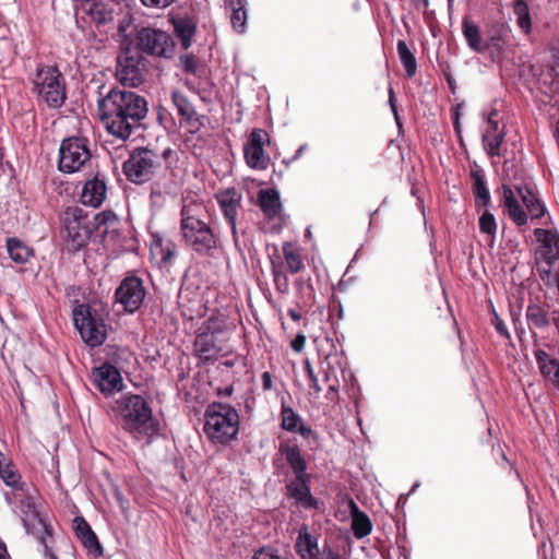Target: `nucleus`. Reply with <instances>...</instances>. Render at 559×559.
Segmentation results:
<instances>
[{
	"instance_id": "12",
	"label": "nucleus",
	"mask_w": 559,
	"mask_h": 559,
	"mask_svg": "<svg viewBox=\"0 0 559 559\" xmlns=\"http://www.w3.org/2000/svg\"><path fill=\"white\" fill-rule=\"evenodd\" d=\"M469 180L475 199V207L478 212L481 211L479 217L480 231L489 235V190L486 185L485 169L476 162H473L469 166Z\"/></svg>"
},
{
	"instance_id": "17",
	"label": "nucleus",
	"mask_w": 559,
	"mask_h": 559,
	"mask_svg": "<svg viewBox=\"0 0 559 559\" xmlns=\"http://www.w3.org/2000/svg\"><path fill=\"white\" fill-rule=\"evenodd\" d=\"M270 142L267 132L263 129H253L243 147L247 165L257 170H264L269 166V156L264 152V144Z\"/></svg>"
},
{
	"instance_id": "36",
	"label": "nucleus",
	"mask_w": 559,
	"mask_h": 559,
	"mask_svg": "<svg viewBox=\"0 0 559 559\" xmlns=\"http://www.w3.org/2000/svg\"><path fill=\"white\" fill-rule=\"evenodd\" d=\"M355 512L353 513L352 519V530L354 533V536L358 539H361L370 534L372 530V524L368 515L361 511L358 510L356 504Z\"/></svg>"
},
{
	"instance_id": "27",
	"label": "nucleus",
	"mask_w": 559,
	"mask_h": 559,
	"mask_svg": "<svg viewBox=\"0 0 559 559\" xmlns=\"http://www.w3.org/2000/svg\"><path fill=\"white\" fill-rule=\"evenodd\" d=\"M258 204L269 218L278 216L282 210L280 193L274 189H261L258 193Z\"/></svg>"
},
{
	"instance_id": "46",
	"label": "nucleus",
	"mask_w": 559,
	"mask_h": 559,
	"mask_svg": "<svg viewBox=\"0 0 559 559\" xmlns=\"http://www.w3.org/2000/svg\"><path fill=\"white\" fill-rule=\"evenodd\" d=\"M202 331L218 336L224 332V322L218 318H210L203 325Z\"/></svg>"
},
{
	"instance_id": "56",
	"label": "nucleus",
	"mask_w": 559,
	"mask_h": 559,
	"mask_svg": "<svg viewBox=\"0 0 559 559\" xmlns=\"http://www.w3.org/2000/svg\"><path fill=\"white\" fill-rule=\"evenodd\" d=\"M307 371L310 379V386L314 390L318 396L319 393L322 391V388L320 386L318 377L313 372V369L311 368L309 362H307Z\"/></svg>"
},
{
	"instance_id": "54",
	"label": "nucleus",
	"mask_w": 559,
	"mask_h": 559,
	"mask_svg": "<svg viewBox=\"0 0 559 559\" xmlns=\"http://www.w3.org/2000/svg\"><path fill=\"white\" fill-rule=\"evenodd\" d=\"M389 104H390V107H391V110L394 115V119L396 121V124L401 128L402 127V122L400 120V116H399V111H397V105H396V99H395V95H394V91L392 87L389 88Z\"/></svg>"
},
{
	"instance_id": "45",
	"label": "nucleus",
	"mask_w": 559,
	"mask_h": 559,
	"mask_svg": "<svg viewBox=\"0 0 559 559\" xmlns=\"http://www.w3.org/2000/svg\"><path fill=\"white\" fill-rule=\"evenodd\" d=\"M272 274L276 290L281 294H288L289 281L287 275L277 266H273Z\"/></svg>"
},
{
	"instance_id": "3",
	"label": "nucleus",
	"mask_w": 559,
	"mask_h": 559,
	"mask_svg": "<svg viewBox=\"0 0 559 559\" xmlns=\"http://www.w3.org/2000/svg\"><path fill=\"white\" fill-rule=\"evenodd\" d=\"M239 423L236 408L225 403L213 402L204 412L203 431L212 443L225 445L237 438Z\"/></svg>"
},
{
	"instance_id": "64",
	"label": "nucleus",
	"mask_w": 559,
	"mask_h": 559,
	"mask_svg": "<svg viewBox=\"0 0 559 559\" xmlns=\"http://www.w3.org/2000/svg\"><path fill=\"white\" fill-rule=\"evenodd\" d=\"M550 323L555 325L556 331L559 335V309H556L551 312Z\"/></svg>"
},
{
	"instance_id": "26",
	"label": "nucleus",
	"mask_w": 559,
	"mask_h": 559,
	"mask_svg": "<svg viewBox=\"0 0 559 559\" xmlns=\"http://www.w3.org/2000/svg\"><path fill=\"white\" fill-rule=\"evenodd\" d=\"M115 5L114 0H93L87 14L98 27L105 26L114 21Z\"/></svg>"
},
{
	"instance_id": "33",
	"label": "nucleus",
	"mask_w": 559,
	"mask_h": 559,
	"mask_svg": "<svg viewBox=\"0 0 559 559\" xmlns=\"http://www.w3.org/2000/svg\"><path fill=\"white\" fill-rule=\"evenodd\" d=\"M535 359L540 372L550 379L559 380V359L551 358L545 350L536 349L534 352Z\"/></svg>"
},
{
	"instance_id": "52",
	"label": "nucleus",
	"mask_w": 559,
	"mask_h": 559,
	"mask_svg": "<svg viewBox=\"0 0 559 559\" xmlns=\"http://www.w3.org/2000/svg\"><path fill=\"white\" fill-rule=\"evenodd\" d=\"M132 26V17L124 16L121 21H119L118 33L119 35L127 39L130 36L129 28Z\"/></svg>"
},
{
	"instance_id": "16",
	"label": "nucleus",
	"mask_w": 559,
	"mask_h": 559,
	"mask_svg": "<svg viewBox=\"0 0 559 559\" xmlns=\"http://www.w3.org/2000/svg\"><path fill=\"white\" fill-rule=\"evenodd\" d=\"M215 200L225 222L230 226L235 245H238L237 219L241 207L242 193L235 187L218 191Z\"/></svg>"
},
{
	"instance_id": "25",
	"label": "nucleus",
	"mask_w": 559,
	"mask_h": 559,
	"mask_svg": "<svg viewBox=\"0 0 559 559\" xmlns=\"http://www.w3.org/2000/svg\"><path fill=\"white\" fill-rule=\"evenodd\" d=\"M0 478L15 491L24 492L26 484L22 480V476L15 468L12 460L0 451Z\"/></svg>"
},
{
	"instance_id": "48",
	"label": "nucleus",
	"mask_w": 559,
	"mask_h": 559,
	"mask_svg": "<svg viewBox=\"0 0 559 559\" xmlns=\"http://www.w3.org/2000/svg\"><path fill=\"white\" fill-rule=\"evenodd\" d=\"M180 66L185 72L195 74L198 70V62L193 55L185 53L179 57Z\"/></svg>"
},
{
	"instance_id": "39",
	"label": "nucleus",
	"mask_w": 559,
	"mask_h": 559,
	"mask_svg": "<svg viewBox=\"0 0 559 559\" xmlns=\"http://www.w3.org/2000/svg\"><path fill=\"white\" fill-rule=\"evenodd\" d=\"M513 12L516 16V23L519 27L525 33L528 34L532 28V20L530 15V9L526 0H514L513 1Z\"/></svg>"
},
{
	"instance_id": "61",
	"label": "nucleus",
	"mask_w": 559,
	"mask_h": 559,
	"mask_svg": "<svg viewBox=\"0 0 559 559\" xmlns=\"http://www.w3.org/2000/svg\"><path fill=\"white\" fill-rule=\"evenodd\" d=\"M296 433H299L301 437H304L305 439H308L310 438L312 435H314V431L312 430V428L310 426H307L305 425L304 423H301L299 426H298V429H297V432Z\"/></svg>"
},
{
	"instance_id": "38",
	"label": "nucleus",
	"mask_w": 559,
	"mask_h": 559,
	"mask_svg": "<svg viewBox=\"0 0 559 559\" xmlns=\"http://www.w3.org/2000/svg\"><path fill=\"white\" fill-rule=\"evenodd\" d=\"M302 423V418L293 407L282 402L281 406V427L288 432H297L298 426Z\"/></svg>"
},
{
	"instance_id": "53",
	"label": "nucleus",
	"mask_w": 559,
	"mask_h": 559,
	"mask_svg": "<svg viewBox=\"0 0 559 559\" xmlns=\"http://www.w3.org/2000/svg\"><path fill=\"white\" fill-rule=\"evenodd\" d=\"M325 399L332 403L337 402L338 400V380L332 381V383L329 384Z\"/></svg>"
},
{
	"instance_id": "60",
	"label": "nucleus",
	"mask_w": 559,
	"mask_h": 559,
	"mask_svg": "<svg viewBox=\"0 0 559 559\" xmlns=\"http://www.w3.org/2000/svg\"><path fill=\"white\" fill-rule=\"evenodd\" d=\"M262 388L264 391H271L273 389V377L269 371H264L261 374Z\"/></svg>"
},
{
	"instance_id": "29",
	"label": "nucleus",
	"mask_w": 559,
	"mask_h": 559,
	"mask_svg": "<svg viewBox=\"0 0 559 559\" xmlns=\"http://www.w3.org/2000/svg\"><path fill=\"white\" fill-rule=\"evenodd\" d=\"M173 26L181 47L188 49L192 44V37L195 34L197 25L189 16L173 19Z\"/></svg>"
},
{
	"instance_id": "20",
	"label": "nucleus",
	"mask_w": 559,
	"mask_h": 559,
	"mask_svg": "<svg viewBox=\"0 0 559 559\" xmlns=\"http://www.w3.org/2000/svg\"><path fill=\"white\" fill-rule=\"evenodd\" d=\"M107 194L105 176L96 175L87 179L83 186L80 200L84 205L98 207L103 204Z\"/></svg>"
},
{
	"instance_id": "63",
	"label": "nucleus",
	"mask_w": 559,
	"mask_h": 559,
	"mask_svg": "<svg viewBox=\"0 0 559 559\" xmlns=\"http://www.w3.org/2000/svg\"><path fill=\"white\" fill-rule=\"evenodd\" d=\"M414 8L418 11H425L429 7V0H411Z\"/></svg>"
},
{
	"instance_id": "14",
	"label": "nucleus",
	"mask_w": 559,
	"mask_h": 559,
	"mask_svg": "<svg viewBox=\"0 0 559 559\" xmlns=\"http://www.w3.org/2000/svg\"><path fill=\"white\" fill-rule=\"evenodd\" d=\"M295 550L300 559H342L340 552L326 543L320 549L318 536L310 533L306 524L298 531Z\"/></svg>"
},
{
	"instance_id": "24",
	"label": "nucleus",
	"mask_w": 559,
	"mask_h": 559,
	"mask_svg": "<svg viewBox=\"0 0 559 559\" xmlns=\"http://www.w3.org/2000/svg\"><path fill=\"white\" fill-rule=\"evenodd\" d=\"M462 32L471 50L484 52L489 48V41L483 37L479 25L468 16L462 21Z\"/></svg>"
},
{
	"instance_id": "35",
	"label": "nucleus",
	"mask_w": 559,
	"mask_h": 559,
	"mask_svg": "<svg viewBox=\"0 0 559 559\" xmlns=\"http://www.w3.org/2000/svg\"><path fill=\"white\" fill-rule=\"evenodd\" d=\"M95 221L94 229L103 237L117 231L119 226V218L112 212H102L95 216Z\"/></svg>"
},
{
	"instance_id": "57",
	"label": "nucleus",
	"mask_w": 559,
	"mask_h": 559,
	"mask_svg": "<svg viewBox=\"0 0 559 559\" xmlns=\"http://www.w3.org/2000/svg\"><path fill=\"white\" fill-rule=\"evenodd\" d=\"M176 0H141V3L147 8H167Z\"/></svg>"
},
{
	"instance_id": "9",
	"label": "nucleus",
	"mask_w": 559,
	"mask_h": 559,
	"mask_svg": "<svg viewBox=\"0 0 559 559\" xmlns=\"http://www.w3.org/2000/svg\"><path fill=\"white\" fill-rule=\"evenodd\" d=\"M91 157L92 154L86 138H67L61 142L59 148V170L64 174H73L80 170Z\"/></svg>"
},
{
	"instance_id": "43",
	"label": "nucleus",
	"mask_w": 559,
	"mask_h": 559,
	"mask_svg": "<svg viewBox=\"0 0 559 559\" xmlns=\"http://www.w3.org/2000/svg\"><path fill=\"white\" fill-rule=\"evenodd\" d=\"M504 138L503 131H499L498 122L491 119V157L500 156V144Z\"/></svg>"
},
{
	"instance_id": "51",
	"label": "nucleus",
	"mask_w": 559,
	"mask_h": 559,
	"mask_svg": "<svg viewBox=\"0 0 559 559\" xmlns=\"http://www.w3.org/2000/svg\"><path fill=\"white\" fill-rule=\"evenodd\" d=\"M491 324H493L497 333L506 338H510V334L503 321L498 317L493 307L491 306Z\"/></svg>"
},
{
	"instance_id": "42",
	"label": "nucleus",
	"mask_w": 559,
	"mask_h": 559,
	"mask_svg": "<svg viewBox=\"0 0 559 559\" xmlns=\"http://www.w3.org/2000/svg\"><path fill=\"white\" fill-rule=\"evenodd\" d=\"M80 540H81L82 545L95 557L103 556V552H104L103 546L100 545L96 534L93 531Z\"/></svg>"
},
{
	"instance_id": "5",
	"label": "nucleus",
	"mask_w": 559,
	"mask_h": 559,
	"mask_svg": "<svg viewBox=\"0 0 559 559\" xmlns=\"http://www.w3.org/2000/svg\"><path fill=\"white\" fill-rule=\"evenodd\" d=\"M33 84L38 100L47 107L57 109L64 104L67 99L66 81L57 67L38 66Z\"/></svg>"
},
{
	"instance_id": "44",
	"label": "nucleus",
	"mask_w": 559,
	"mask_h": 559,
	"mask_svg": "<svg viewBox=\"0 0 559 559\" xmlns=\"http://www.w3.org/2000/svg\"><path fill=\"white\" fill-rule=\"evenodd\" d=\"M283 253L287 262L288 270L293 274L299 272L302 269L304 264L299 253L295 252L292 249H287L286 247H284Z\"/></svg>"
},
{
	"instance_id": "31",
	"label": "nucleus",
	"mask_w": 559,
	"mask_h": 559,
	"mask_svg": "<svg viewBox=\"0 0 559 559\" xmlns=\"http://www.w3.org/2000/svg\"><path fill=\"white\" fill-rule=\"evenodd\" d=\"M503 204L508 211L510 218L519 226L526 224L527 214L515 199L513 191L508 187L503 186Z\"/></svg>"
},
{
	"instance_id": "7",
	"label": "nucleus",
	"mask_w": 559,
	"mask_h": 559,
	"mask_svg": "<svg viewBox=\"0 0 559 559\" xmlns=\"http://www.w3.org/2000/svg\"><path fill=\"white\" fill-rule=\"evenodd\" d=\"M159 167V155L155 151L138 147L123 163L122 171L129 181L142 185L150 181Z\"/></svg>"
},
{
	"instance_id": "19",
	"label": "nucleus",
	"mask_w": 559,
	"mask_h": 559,
	"mask_svg": "<svg viewBox=\"0 0 559 559\" xmlns=\"http://www.w3.org/2000/svg\"><path fill=\"white\" fill-rule=\"evenodd\" d=\"M94 382L104 395H111L123 389V381L119 369L109 362L95 368Z\"/></svg>"
},
{
	"instance_id": "41",
	"label": "nucleus",
	"mask_w": 559,
	"mask_h": 559,
	"mask_svg": "<svg viewBox=\"0 0 559 559\" xmlns=\"http://www.w3.org/2000/svg\"><path fill=\"white\" fill-rule=\"evenodd\" d=\"M346 366V359L342 353H330L328 354L324 359L321 361V369L325 370H332L337 373L340 370L341 372H344Z\"/></svg>"
},
{
	"instance_id": "2",
	"label": "nucleus",
	"mask_w": 559,
	"mask_h": 559,
	"mask_svg": "<svg viewBox=\"0 0 559 559\" xmlns=\"http://www.w3.org/2000/svg\"><path fill=\"white\" fill-rule=\"evenodd\" d=\"M122 428L136 440L150 444L159 435V421L154 418L147 401L138 394H126L117 401Z\"/></svg>"
},
{
	"instance_id": "55",
	"label": "nucleus",
	"mask_w": 559,
	"mask_h": 559,
	"mask_svg": "<svg viewBox=\"0 0 559 559\" xmlns=\"http://www.w3.org/2000/svg\"><path fill=\"white\" fill-rule=\"evenodd\" d=\"M183 119L188 123L189 131L191 133L198 132L200 127L202 126V123L200 122V118H199V116H198L195 110L193 111V115L191 117H185Z\"/></svg>"
},
{
	"instance_id": "8",
	"label": "nucleus",
	"mask_w": 559,
	"mask_h": 559,
	"mask_svg": "<svg viewBox=\"0 0 559 559\" xmlns=\"http://www.w3.org/2000/svg\"><path fill=\"white\" fill-rule=\"evenodd\" d=\"M62 223L67 233L66 241L72 251H79L90 240L94 223L85 211L79 206L68 207L62 216Z\"/></svg>"
},
{
	"instance_id": "22",
	"label": "nucleus",
	"mask_w": 559,
	"mask_h": 559,
	"mask_svg": "<svg viewBox=\"0 0 559 559\" xmlns=\"http://www.w3.org/2000/svg\"><path fill=\"white\" fill-rule=\"evenodd\" d=\"M193 347L198 357L205 361L215 359L223 350V345L218 342L217 337L204 331L197 334Z\"/></svg>"
},
{
	"instance_id": "50",
	"label": "nucleus",
	"mask_w": 559,
	"mask_h": 559,
	"mask_svg": "<svg viewBox=\"0 0 559 559\" xmlns=\"http://www.w3.org/2000/svg\"><path fill=\"white\" fill-rule=\"evenodd\" d=\"M252 559H286L272 548H259L254 551Z\"/></svg>"
},
{
	"instance_id": "37",
	"label": "nucleus",
	"mask_w": 559,
	"mask_h": 559,
	"mask_svg": "<svg viewBox=\"0 0 559 559\" xmlns=\"http://www.w3.org/2000/svg\"><path fill=\"white\" fill-rule=\"evenodd\" d=\"M397 53L400 60L405 70L406 76L412 79L417 70V62L414 53L409 50L406 43L404 40H399L396 45Z\"/></svg>"
},
{
	"instance_id": "11",
	"label": "nucleus",
	"mask_w": 559,
	"mask_h": 559,
	"mask_svg": "<svg viewBox=\"0 0 559 559\" xmlns=\"http://www.w3.org/2000/svg\"><path fill=\"white\" fill-rule=\"evenodd\" d=\"M147 60L139 52L123 51L117 58L116 79L123 86L138 87L145 81Z\"/></svg>"
},
{
	"instance_id": "49",
	"label": "nucleus",
	"mask_w": 559,
	"mask_h": 559,
	"mask_svg": "<svg viewBox=\"0 0 559 559\" xmlns=\"http://www.w3.org/2000/svg\"><path fill=\"white\" fill-rule=\"evenodd\" d=\"M73 523L74 531L79 539H82L84 536H86L88 533L93 531L90 524L82 516L74 518Z\"/></svg>"
},
{
	"instance_id": "47",
	"label": "nucleus",
	"mask_w": 559,
	"mask_h": 559,
	"mask_svg": "<svg viewBox=\"0 0 559 559\" xmlns=\"http://www.w3.org/2000/svg\"><path fill=\"white\" fill-rule=\"evenodd\" d=\"M160 254L163 262H170L177 254L176 245L171 240L160 242Z\"/></svg>"
},
{
	"instance_id": "59",
	"label": "nucleus",
	"mask_w": 559,
	"mask_h": 559,
	"mask_svg": "<svg viewBox=\"0 0 559 559\" xmlns=\"http://www.w3.org/2000/svg\"><path fill=\"white\" fill-rule=\"evenodd\" d=\"M150 200L152 205L160 206L164 203V195L160 190L152 188Z\"/></svg>"
},
{
	"instance_id": "58",
	"label": "nucleus",
	"mask_w": 559,
	"mask_h": 559,
	"mask_svg": "<svg viewBox=\"0 0 559 559\" xmlns=\"http://www.w3.org/2000/svg\"><path fill=\"white\" fill-rule=\"evenodd\" d=\"M305 345H306V336L301 333L296 334V336L294 337V340L290 343L293 350L296 353L302 352L305 348Z\"/></svg>"
},
{
	"instance_id": "6",
	"label": "nucleus",
	"mask_w": 559,
	"mask_h": 559,
	"mask_svg": "<svg viewBox=\"0 0 559 559\" xmlns=\"http://www.w3.org/2000/svg\"><path fill=\"white\" fill-rule=\"evenodd\" d=\"M74 326L83 342L90 347L104 344L107 338L105 313L88 304H80L73 309Z\"/></svg>"
},
{
	"instance_id": "10",
	"label": "nucleus",
	"mask_w": 559,
	"mask_h": 559,
	"mask_svg": "<svg viewBox=\"0 0 559 559\" xmlns=\"http://www.w3.org/2000/svg\"><path fill=\"white\" fill-rule=\"evenodd\" d=\"M135 47L142 52L159 58H170L175 43L165 31L154 27H141L135 34Z\"/></svg>"
},
{
	"instance_id": "21",
	"label": "nucleus",
	"mask_w": 559,
	"mask_h": 559,
	"mask_svg": "<svg viewBox=\"0 0 559 559\" xmlns=\"http://www.w3.org/2000/svg\"><path fill=\"white\" fill-rule=\"evenodd\" d=\"M534 234L543 247L542 259L550 266L559 259V234L557 230L543 228H536Z\"/></svg>"
},
{
	"instance_id": "30",
	"label": "nucleus",
	"mask_w": 559,
	"mask_h": 559,
	"mask_svg": "<svg viewBox=\"0 0 559 559\" xmlns=\"http://www.w3.org/2000/svg\"><path fill=\"white\" fill-rule=\"evenodd\" d=\"M225 4L230 9V23L238 33H243L247 25V0H225Z\"/></svg>"
},
{
	"instance_id": "32",
	"label": "nucleus",
	"mask_w": 559,
	"mask_h": 559,
	"mask_svg": "<svg viewBox=\"0 0 559 559\" xmlns=\"http://www.w3.org/2000/svg\"><path fill=\"white\" fill-rule=\"evenodd\" d=\"M7 250L10 259L19 264L28 262L29 258L34 254L33 250L16 237L7 239Z\"/></svg>"
},
{
	"instance_id": "1",
	"label": "nucleus",
	"mask_w": 559,
	"mask_h": 559,
	"mask_svg": "<svg viewBox=\"0 0 559 559\" xmlns=\"http://www.w3.org/2000/svg\"><path fill=\"white\" fill-rule=\"evenodd\" d=\"M97 106L107 131L120 140L129 139L141 127L148 111L144 96L117 87L102 97Z\"/></svg>"
},
{
	"instance_id": "34",
	"label": "nucleus",
	"mask_w": 559,
	"mask_h": 559,
	"mask_svg": "<svg viewBox=\"0 0 559 559\" xmlns=\"http://www.w3.org/2000/svg\"><path fill=\"white\" fill-rule=\"evenodd\" d=\"M518 191L531 218H540L544 215L546 209L544 204L539 201V199L536 197V194L528 188H519Z\"/></svg>"
},
{
	"instance_id": "18",
	"label": "nucleus",
	"mask_w": 559,
	"mask_h": 559,
	"mask_svg": "<svg viewBox=\"0 0 559 559\" xmlns=\"http://www.w3.org/2000/svg\"><path fill=\"white\" fill-rule=\"evenodd\" d=\"M311 475L294 477L286 481V497L305 510H317L319 501L311 493Z\"/></svg>"
},
{
	"instance_id": "13",
	"label": "nucleus",
	"mask_w": 559,
	"mask_h": 559,
	"mask_svg": "<svg viewBox=\"0 0 559 559\" xmlns=\"http://www.w3.org/2000/svg\"><path fill=\"white\" fill-rule=\"evenodd\" d=\"M469 180L475 199V207L478 212L481 211L479 217L480 231L489 235V190L486 185L485 169L476 162H473L469 166Z\"/></svg>"
},
{
	"instance_id": "40",
	"label": "nucleus",
	"mask_w": 559,
	"mask_h": 559,
	"mask_svg": "<svg viewBox=\"0 0 559 559\" xmlns=\"http://www.w3.org/2000/svg\"><path fill=\"white\" fill-rule=\"evenodd\" d=\"M171 102L181 118L191 117L195 110L188 97L181 92L174 91L171 93Z\"/></svg>"
},
{
	"instance_id": "4",
	"label": "nucleus",
	"mask_w": 559,
	"mask_h": 559,
	"mask_svg": "<svg viewBox=\"0 0 559 559\" xmlns=\"http://www.w3.org/2000/svg\"><path fill=\"white\" fill-rule=\"evenodd\" d=\"M198 205H183L181 210L180 229L187 247L198 254L204 255L217 247V237L211 225L201 218Z\"/></svg>"
},
{
	"instance_id": "28",
	"label": "nucleus",
	"mask_w": 559,
	"mask_h": 559,
	"mask_svg": "<svg viewBox=\"0 0 559 559\" xmlns=\"http://www.w3.org/2000/svg\"><path fill=\"white\" fill-rule=\"evenodd\" d=\"M525 317L530 328L547 329L550 325L548 304L531 301L526 308Z\"/></svg>"
},
{
	"instance_id": "15",
	"label": "nucleus",
	"mask_w": 559,
	"mask_h": 559,
	"mask_svg": "<svg viewBox=\"0 0 559 559\" xmlns=\"http://www.w3.org/2000/svg\"><path fill=\"white\" fill-rule=\"evenodd\" d=\"M145 296L143 281L135 275L123 278L115 293L116 301L129 313L135 312L142 306Z\"/></svg>"
},
{
	"instance_id": "23",
	"label": "nucleus",
	"mask_w": 559,
	"mask_h": 559,
	"mask_svg": "<svg viewBox=\"0 0 559 559\" xmlns=\"http://www.w3.org/2000/svg\"><path fill=\"white\" fill-rule=\"evenodd\" d=\"M280 453L292 469L294 477L310 475L308 464L297 443H281Z\"/></svg>"
},
{
	"instance_id": "62",
	"label": "nucleus",
	"mask_w": 559,
	"mask_h": 559,
	"mask_svg": "<svg viewBox=\"0 0 559 559\" xmlns=\"http://www.w3.org/2000/svg\"><path fill=\"white\" fill-rule=\"evenodd\" d=\"M307 148H308L307 144L300 145L298 147V150L296 151V153L289 159H284L283 163H285L286 165H289L290 163L299 159Z\"/></svg>"
}]
</instances>
